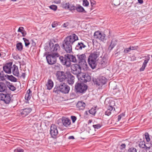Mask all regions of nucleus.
<instances>
[{"label": "nucleus", "mask_w": 152, "mask_h": 152, "mask_svg": "<svg viewBox=\"0 0 152 152\" xmlns=\"http://www.w3.org/2000/svg\"><path fill=\"white\" fill-rule=\"evenodd\" d=\"M78 39L77 36L75 34L66 37L62 43V48L67 53L72 52V45Z\"/></svg>", "instance_id": "obj_1"}, {"label": "nucleus", "mask_w": 152, "mask_h": 152, "mask_svg": "<svg viewBox=\"0 0 152 152\" xmlns=\"http://www.w3.org/2000/svg\"><path fill=\"white\" fill-rule=\"evenodd\" d=\"M100 53L99 49L92 50L88 56V61L89 65L92 69H95L97 65L96 61Z\"/></svg>", "instance_id": "obj_2"}, {"label": "nucleus", "mask_w": 152, "mask_h": 152, "mask_svg": "<svg viewBox=\"0 0 152 152\" xmlns=\"http://www.w3.org/2000/svg\"><path fill=\"white\" fill-rule=\"evenodd\" d=\"M59 59L61 64L65 65L66 67H69L71 65V62L77 63V58L75 55L67 54L65 55L64 57L60 56Z\"/></svg>", "instance_id": "obj_3"}, {"label": "nucleus", "mask_w": 152, "mask_h": 152, "mask_svg": "<svg viewBox=\"0 0 152 152\" xmlns=\"http://www.w3.org/2000/svg\"><path fill=\"white\" fill-rule=\"evenodd\" d=\"M70 89V87L66 83L62 82L56 85L53 92L57 94H59L60 92L67 94L69 93Z\"/></svg>", "instance_id": "obj_4"}, {"label": "nucleus", "mask_w": 152, "mask_h": 152, "mask_svg": "<svg viewBox=\"0 0 152 152\" xmlns=\"http://www.w3.org/2000/svg\"><path fill=\"white\" fill-rule=\"evenodd\" d=\"M87 88V86L81 82L78 81L75 85V91L77 94L82 95L86 92Z\"/></svg>", "instance_id": "obj_5"}, {"label": "nucleus", "mask_w": 152, "mask_h": 152, "mask_svg": "<svg viewBox=\"0 0 152 152\" xmlns=\"http://www.w3.org/2000/svg\"><path fill=\"white\" fill-rule=\"evenodd\" d=\"M77 63L78 64L81 65L82 68L83 69L87 68L88 66L86 61V57L85 53L82 54H78L77 55Z\"/></svg>", "instance_id": "obj_6"}, {"label": "nucleus", "mask_w": 152, "mask_h": 152, "mask_svg": "<svg viewBox=\"0 0 152 152\" xmlns=\"http://www.w3.org/2000/svg\"><path fill=\"white\" fill-rule=\"evenodd\" d=\"M60 48L58 44H54L52 42H50L49 45L45 46V49L48 53H58V51Z\"/></svg>", "instance_id": "obj_7"}, {"label": "nucleus", "mask_w": 152, "mask_h": 152, "mask_svg": "<svg viewBox=\"0 0 152 152\" xmlns=\"http://www.w3.org/2000/svg\"><path fill=\"white\" fill-rule=\"evenodd\" d=\"M59 54L58 53H50L46 56L48 63L50 65L55 64L56 62V58L59 57Z\"/></svg>", "instance_id": "obj_8"}, {"label": "nucleus", "mask_w": 152, "mask_h": 152, "mask_svg": "<svg viewBox=\"0 0 152 152\" xmlns=\"http://www.w3.org/2000/svg\"><path fill=\"white\" fill-rule=\"evenodd\" d=\"M92 81L94 85L99 86L104 84L106 83L107 79L105 77L100 76L97 79L93 77Z\"/></svg>", "instance_id": "obj_9"}, {"label": "nucleus", "mask_w": 152, "mask_h": 152, "mask_svg": "<svg viewBox=\"0 0 152 152\" xmlns=\"http://www.w3.org/2000/svg\"><path fill=\"white\" fill-rule=\"evenodd\" d=\"M12 96L9 94L0 93V100L3 101L6 104L12 102Z\"/></svg>", "instance_id": "obj_10"}, {"label": "nucleus", "mask_w": 152, "mask_h": 152, "mask_svg": "<svg viewBox=\"0 0 152 152\" xmlns=\"http://www.w3.org/2000/svg\"><path fill=\"white\" fill-rule=\"evenodd\" d=\"M82 66L80 64H73L71 66V72L74 75H78L81 74Z\"/></svg>", "instance_id": "obj_11"}, {"label": "nucleus", "mask_w": 152, "mask_h": 152, "mask_svg": "<svg viewBox=\"0 0 152 152\" xmlns=\"http://www.w3.org/2000/svg\"><path fill=\"white\" fill-rule=\"evenodd\" d=\"M56 75L58 80L62 83L66 79L67 72L65 73L63 71H57Z\"/></svg>", "instance_id": "obj_12"}, {"label": "nucleus", "mask_w": 152, "mask_h": 152, "mask_svg": "<svg viewBox=\"0 0 152 152\" xmlns=\"http://www.w3.org/2000/svg\"><path fill=\"white\" fill-rule=\"evenodd\" d=\"M58 134L56 126L54 124H52L50 126V134L53 138H55Z\"/></svg>", "instance_id": "obj_13"}, {"label": "nucleus", "mask_w": 152, "mask_h": 152, "mask_svg": "<svg viewBox=\"0 0 152 152\" xmlns=\"http://www.w3.org/2000/svg\"><path fill=\"white\" fill-rule=\"evenodd\" d=\"M94 37L95 39H98L102 42H104L106 40L105 34L99 31H96L94 33Z\"/></svg>", "instance_id": "obj_14"}, {"label": "nucleus", "mask_w": 152, "mask_h": 152, "mask_svg": "<svg viewBox=\"0 0 152 152\" xmlns=\"http://www.w3.org/2000/svg\"><path fill=\"white\" fill-rule=\"evenodd\" d=\"M31 109L30 107H27L19 110L18 113L23 117L28 115L31 112Z\"/></svg>", "instance_id": "obj_15"}, {"label": "nucleus", "mask_w": 152, "mask_h": 152, "mask_svg": "<svg viewBox=\"0 0 152 152\" xmlns=\"http://www.w3.org/2000/svg\"><path fill=\"white\" fill-rule=\"evenodd\" d=\"M12 62H10L6 63L3 67V71L6 73L10 74L12 73L11 69Z\"/></svg>", "instance_id": "obj_16"}, {"label": "nucleus", "mask_w": 152, "mask_h": 152, "mask_svg": "<svg viewBox=\"0 0 152 152\" xmlns=\"http://www.w3.org/2000/svg\"><path fill=\"white\" fill-rule=\"evenodd\" d=\"M87 44V42L84 40L78 42L75 47V49L77 50H81L86 48Z\"/></svg>", "instance_id": "obj_17"}, {"label": "nucleus", "mask_w": 152, "mask_h": 152, "mask_svg": "<svg viewBox=\"0 0 152 152\" xmlns=\"http://www.w3.org/2000/svg\"><path fill=\"white\" fill-rule=\"evenodd\" d=\"M66 80L67 83L69 85H72L75 82V77L70 72H67Z\"/></svg>", "instance_id": "obj_18"}, {"label": "nucleus", "mask_w": 152, "mask_h": 152, "mask_svg": "<svg viewBox=\"0 0 152 152\" xmlns=\"http://www.w3.org/2000/svg\"><path fill=\"white\" fill-rule=\"evenodd\" d=\"M81 82L86 83L87 82H89L91 80V77L88 74L83 73L80 77Z\"/></svg>", "instance_id": "obj_19"}, {"label": "nucleus", "mask_w": 152, "mask_h": 152, "mask_svg": "<svg viewBox=\"0 0 152 152\" xmlns=\"http://www.w3.org/2000/svg\"><path fill=\"white\" fill-rule=\"evenodd\" d=\"M62 122L63 125L65 127H67L71 125L70 120L68 118L63 117L61 118Z\"/></svg>", "instance_id": "obj_20"}, {"label": "nucleus", "mask_w": 152, "mask_h": 152, "mask_svg": "<svg viewBox=\"0 0 152 152\" xmlns=\"http://www.w3.org/2000/svg\"><path fill=\"white\" fill-rule=\"evenodd\" d=\"M12 73L15 76L19 77V72L18 67L17 66L14 65H13V68L12 70Z\"/></svg>", "instance_id": "obj_21"}, {"label": "nucleus", "mask_w": 152, "mask_h": 152, "mask_svg": "<svg viewBox=\"0 0 152 152\" xmlns=\"http://www.w3.org/2000/svg\"><path fill=\"white\" fill-rule=\"evenodd\" d=\"M76 106L77 107L79 110H83L85 108L86 106V104L82 101H80L78 102Z\"/></svg>", "instance_id": "obj_22"}, {"label": "nucleus", "mask_w": 152, "mask_h": 152, "mask_svg": "<svg viewBox=\"0 0 152 152\" xmlns=\"http://www.w3.org/2000/svg\"><path fill=\"white\" fill-rule=\"evenodd\" d=\"M7 90V84L2 82H0V92H5Z\"/></svg>", "instance_id": "obj_23"}, {"label": "nucleus", "mask_w": 152, "mask_h": 152, "mask_svg": "<svg viewBox=\"0 0 152 152\" xmlns=\"http://www.w3.org/2000/svg\"><path fill=\"white\" fill-rule=\"evenodd\" d=\"M32 95V91L30 89H29L26 92L25 96V99L27 100H29Z\"/></svg>", "instance_id": "obj_24"}, {"label": "nucleus", "mask_w": 152, "mask_h": 152, "mask_svg": "<svg viewBox=\"0 0 152 152\" xmlns=\"http://www.w3.org/2000/svg\"><path fill=\"white\" fill-rule=\"evenodd\" d=\"M113 107L111 105H109L108 107L107 110L105 112V114L106 115L109 116L111 113V111L113 110Z\"/></svg>", "instance_id": "obj_25"}, {"label": "nucleus", "mask_w": 152, "mask_h": 152, "mask_svg": "<svg viewBox=\"0 0 152 152\" xmlns=\"http://www.w3.org/2000/svg\"><path fill=\"white\" fill-rule=\"evenodd\" d=\"M53 81L50 79L48 80L46 84L47 88L49 90H50L53 86Z\"/></svg>", "instance_id": "obj_26"}, {"label": "nucleus", "mask_w": 152, "mask_h": 152, "mask_svg": "<svg viewBox=\"0 0 152 152\" xmlns=\"http://www.w3.org/2000/svg\"><path fill=\"white\" fill-rule=\"evenodd\" d=\"M143 58H145L143 59L144 60V62L143 63V71H144L146 66L147 63L148 62V61L150 59V58L149 56H145L144 57H143Z\"/></svg>", "instance_id": "obj_27"}, {"label": "nucleus", "mask_w": 152, "mask_h": 152, "mask_svg": "<svg viewBox=\"0 0 152 152\" xmlns=\"http://www.w3.org/2000/svg\"><path fill=\"white\" fill-rule=\"evenodd\" d=\"M7 86L12 91H14L16 89L15 87L13 85V84L9 82H7Z\"/></svg>", "instance_id": "obj_28"}, {"label": "nucleus", "mask_w": 152, "mask_h": 152, "mask_svg": "<svg viewBox=\"0 0 152 152\" xmlns=\"http://www.w3.org/2000/svg\"><path fill=\"white\" fill-rule=\"evenodd\" d=\"M116 42L117 41L115 40L112 39L111 40L110 44L108 47V49H110V50H111L116 45Z\"/></svg>", "instance_id": "obj_29"}, {"label": "nucleus", "mask_w": 152, "mask_h": 152, "mask_svg": "<svg viewBox=\"0 0 152 152\" xmlns=\"http://www.w3.org/2000/svg\"><path fill=\"white\" fill-rule=\"evenodd\" d=\"M7 79L11 81L14 82H17V78L12 75H7Z\"/></svg>", "instance_id": "obj_30"}, {"label": "nucleus", "mask_w": 152, "mask_h": 152, "mask_svg": "<svg viewBox=\"0 0 152 152\" xmlns=\"http://www.w3.org/2000/svg\"><path fill=\"white\" fill-rule=\"evenodd\" d=\"M23 45L21 42L17 43L16 45V49L19 51H22L23 49Z\"/></svg>", "instance_id": "obj_31"}, {"label": "nucleus", "mask_w": 152, "mask_h": 152, "mask_svg": "<svg viewBox=\"0 0 152 152\" xmlns=\"http://www.w3.org/2000/svg\"><path fill=\"white\" fill-rule=\"evenodd\" d=\"M76 10L78 12H84V13L86 12L84 8L80 5H78V7H76Z\"/></svg>", "instance_id": "obj_32"}, {"label": "nucleus", "mask_w": 152, "mask_h": 152, "mask_svg": "<svg viewBox=\"0 0 152 152\" xmlns=\"http://www.w3.org/2000/svg\"><path fill=\"white\" fill-rule=\"evenodd\" d=\"M106 59H102L99 63V66L102 68H104L106 66Z\"/></svg>", "instance_id": "obj_33"}, {"label": "nucleus", "mask_w": 152, "mask_h": 152, "mask_svg": "<svg viewBox=\"0 0 152 152\" xmlns=\"http://www.w3.org/2000/svg\"><path fill=\"white\" fill-rule=\"evenodd\" d=\"M144 135L145 136V138L146 140V142L149 143L151 141L149 134L148 132H146L145 133Z\"/></svg>", "instance_id": "obj_34"}, {"label": "nucleus", "mask_w": 152, "mask_h": 152, "mask_svg": "<svg viewBox=\"0 0 152 152\" xmlns=\"http://www.w3.org/2000/svg\"><path fill=\"white\" fill-rule=\"evenodd\" d=\"M96 107H94L91 108L89 111V112L90 114L92 115H95L96 113Z\"/></svg>", "instance_id": "obj_35"}, {"label": "nucleus", "mask_w": 152, "mask_h": 152, "mask_svg": "<svg viewBox=\"0 0 152 152\" xmlns=\"http://www.w3.org/2000/svg\"><path fill=\"white\" fill-rule=\"evenodd\" d=\"M23 40L25 44V46L26 47H28V46L30 45V42L29 40L27 39L23 38Z\"/></svg>", "instance_id": "obj_36"}, {"label": "nucleus", "mask_w": 152, "mask_h": 152, "mask_svg": "<svg viewBox=\"0 0 152 152\" xmlns=\"http://www.w3.org/2000/svg\"><path fill=\"white\" fill-rule=\"evenodd\" d=\"M49 8L50 9L55 11L57 10V7L56 5H52L49 6Z\"/></svg>", "instance_id": "obj_37"}, {"label": "nucleus", "mask_w": 152, "mask_h": 152, "mask_svg": "<svg viewBox=\"0 0 152 152\" xmlns=\"http://www.w3.org/2000/svg\"><path fill=\"white\" fill-rule=\"evenodd\" d=\"M102 126V125L100 124H97L95 125H93V127L95 129H98L100 128Z\"/></svg>", "instance_id": "obj_38"}, {"label": "nucleus", "mask_w": 152, "mask_h": 152, "mask_svg": "<svg viewBox=\"0 0 152 152\" xmlns=\"http://www.w3.org/2000/svg\"><path fill=\"white\" fill-rule=\"evenodd\" d=\"M150 148V146L149 144H148V145L147 146L145 144H144V147H143V149H144V150H145L146 151H148Z\"/></svg>", "instance_id": "obj_39"}, {"label": "nucleus", "mask_w": 152, "mask_h": 152, "mask_svg": "<svg viewBox=\"0 0 152 152\" xmlns=\"http://www.w3.org/2000/svg\"><path fill=\"white\" fill-rule=\"evenodd\" d=\"M113 3L115 6L119 5L120 3V0H113Z\"/></svg>", "instance_id": "obj_40"}, {"label": "nucleus", "mask_w": 152, "mask_h": 152, "mask_svg": "<svg viewBox=\"0 0 152 152\" xmlns=\"http://www.w3.org/2000/svg\"><path fill=\"white\" fill-rule=\"evenodd\" d=\"M63 8L66 9H69V5L70 4L69 3H66L65 4H63Z\"/></svg>", "instance_id": "obj_41"}, {"label": "nucleus", "mask_w": 152, "mask_h": 152, "mask_svg": "<svg viewBox=\"0 0 152 152\" xmlns=\"http://www.w3.org/2000/svg\"><path fill=\"white\" fill-rule=\"evenodd\" d=\"M127 152H137V150L134 148L132 147L128 149Z\"/></svg>", "instance_id": "obj_42"}, {"label": "nucleus", "mask_w": 152, "mask_h": 152, "mask_svg": "<svg viewBox=\"0 0 152 152\" xmlns=\"http://www.w3.org/2000/svg\"><path fill=\"white\" fill-rule=\"evenodd\" d=\"M89 5V2L87 0H83V5L84 6L87 7Z\"/></svg>", "instance_id": "obj_43"}, {"label": "nucleus", "mask_w": 152, "mask_h": 152, "mask_svg": "<svg viewBox=\"0 0 152 152\" xmlns=\"http://www.w3.org/2000/svg\"><path fill=\"white\" fill-rule=\"evenodd\" d=\"M76 7H75L74 4L72 5L70 7L69 6V10H70L71 11L74 10H76Z\"/></svg>", "instance_id": "obj_44"}, {"label": "nucleus", "mask_w": 152, "mask_h": 152, "mask_svg": "<svg viewBox=\"0 0 152 152\" xmlns=\"http://www.w3.org/2000/svg\"><path fill=\"white\" fill-rule=\"evenodd\" d=\"M23 150L19 148H18L14 151V152H23Z\"/></svg>", "instance_id": "obj_45"}, {"label": "nucleus", "mask_w": 152, "mask_h": 152, "mask_svg": "<svg viewBox=\"0 0 152 152\" xmlns=\"http://www.w3.org/2000/svg\"><path fill=\"white\" fill-rule=\"evenodd\" d=\"M124 116V114L123 113L121 114L120 115L118 116V120L119 121L121 119V118Z\"/></svg>", "instance_id": "obj_46"}, {"label": "nucleus", "mask_w": 152, "mask_h": 152, "mask_svg": "<svg viewBox=\"0 0 152 152\" xmlns=\"http://www.w3.org/2000/svg\"><path fill=\"white\" fill-rule=\"evenodd\" d=\"M71 118L73 123H74L77 119V117L75 116H71Z\"/></svg>", "instance_id": "obj_47"}, {"label": "nucleus", "mask_w": 152, "mask_h": 152, "mask_svg": "<svg viewBox=\"0 0 152 152\" xmlns=\"http://www.w3.org/2000/svg\"><path fill=\"white\" fill-rule=\"evenodd\" d=\"M131 50V49L130 47L125 49L124 50V53H127L129 52H130Z\"/></svg>", "instance_id": "obj_48"}, {"label": "nucleus", "mask_w": 152, "mask_h": 152, "mask_svg": "<svg viewBox=\"0 0 152 152\" xmlns=\"http://www.w3.org/2000/svg\"><path fill=\"white\" fill-rule=\"evenodd\" d=\"M147 17L144 16L143 17V21H144V23H146L148 21L149 18H147Z\"/></svg>", "instance_id": "obj_49"}, {"label": "nucleus", "mask_w": 152, "mask_h": 152, "mask_svg": "<svg viewBox=\"0 0 152 152\" xmlns=\"http://www.w3.org/2000/svg\"><path fill=\"white\" fill-rule=\"evenodd\" d=\"M23 30H24V28L23 27H20L18 28V31L21 32Z\"/></svg>", "instance_id": "obj_50"}, {"label": "nucleus", "mask_w": 152, "mask_h": 152, "mask_svg": "<svg viewBox=\"0 0 152 152\" xmlns=\"http://www.w3.org/2000/svg\"><path fill=\"white\" fill-rule=\"evenodd\" d=\"M126 146V145L125 144H122L120 145V149L121 150H123L125 148Z\"/></svg>", "instance_id": "obj_51"}, {"label": "nucleus", "mask_w": 152, "mask_h": 152, "mask_svg": "<svg viewBox=\"0 0 152 152\" xmlns=\"http://www.w3.org/2000/svg\"><path fill=\"white\" fill-rule=\"evenodd\" d=\"M21 33L22 34V36L23 37H24L26 35V31L25 30H23V31H22L21 32Z\"/></svg>", "instance_id": "obj_52"}, {"label": "nucleus", "mask_w": 152, "mask_h": 152, "mask_svg": "<svg viewBox=\"0 0 152 152\" xmlns=\"http://www.w3.org/2000/svg\"><path fill=\"white\" fill-rule=\"evenodd\" d=\"M5 77H7V75H6L0 77V79L1 80H5Z\"/></svg>", "instance_id": "obj_53"}, {"label": "nucleus", "mask_w": 152, "mask_h": 152, "mask_svg": "<svg viewBox=\"0 0 152 152\" xmlns=\"http://www.w3.org/2000/svg\"><path fill=\"white\" fill-rule=\"evenodd\" d=\"M91 6L93 7L95 4V2L94 1H91Z\"/></svg>", "instance_id": "obj_54"}, {"label": "nucleus", "mask_w": 152, "mask_h": 152, "mask_svg": "<svg viewBox=\"0 0 152 152\" xmlns=\"http://www.w3.org/2000/svg\"><path fill=\"white\" fill-rule=\"evenodd\" d=\"M53 3L56 4H60L61 3V0H58L57 1H54L53 2Z\"/></svg>", "instance_id": "obj_55"}, {"label": "nucleus", "mask_w": 152, "mask_h": 152, "mask_svg": "<svg viewBox=\"0 0 152 152\" xmlns=\"http://www.w3.org/2000/svg\"><path fill=\"white\" fill-rule=\"evenodd\" d=\"M69 23L68 22H66V23H65L63 24V26L64 27H66L67 26L69 25Z\"/></svg>", "instance_id": "obj_56"}, {"label": "nucleus", "mask_w": 152, "mask_h": 152, "mask_svg": "<svg viewBox=\"0 0 152 152\" xmlns=\"http://www.w3.org/2000/svg\"><path fill=\"white\" fill-rule=\"evenodd\" d=\"M26 75V73H23L21 76V77H22L24 79L25 78Z\"/></svg>", "instance_id": "obj_57"}, {"label": "nucleus", "mask_w": 152, "mask_h": 152, "mask_svg": "<svg viewBox=\"0 0 152 152\" xmlns=\"http://www.w3.org/2000/svg\"><path fill=\"white\" fill-rule=\"evenodd\" d=\"M6 75H5L4 74V72L3 71H1L0 73V77Z\"/></svg>", "instance_id": "obj_58"}, {"label": "nucleus", "mask_w": 152, "mask_h": 152, "mask_svg": "<svg viewBox=\"0 0 152 152\" xmlns=\"http://www.w3.org/2000/svg\"><path fill=\"white\" fill-rule=\"evenodd\" d=\"M129 47L131 49V50H134L136 49V47H135L130 46Z\"/></svg>", "instance_id": "obj_59"}, {"label": "nucleus", "mask_w": 152, "mask_h": 152, "mask_svg": "<svg viewBox=\"0 0 152 152\" xmlns=\"http://www.w3.org/2000/svg\"><path fill=\"white\" fill-rule=\"evenodd\" d=\"M52 27L54 28L56 26L57 24L56 23H53L52 24Z\"/></svg>", "instance_id": "obj_60"}, {"label": "nucleus", "mask_w": 152, "mask_h": 152, "mask_svg": "<svg viewBox=\"0 0 152 152\" xmlns=\"http://www.w3.org/2000/svg\"><path fill=\"white\" fill-rule=\"evenodd\" d=\"M74 137L73 136H70L68 137L69 139H74Z\"/></svg>", "instance_id": "obj_61"}, {"label": "nucleus", "mask_w": 152, "mask_h": 152, "mask_svg": "<svg viewBox=\"0 0 152 152\" xmlns=\"http://www.w3.org/2000/svg\"><path fill=\"white\" fill-rule=\"evenodd\" d=\"M139 146L141 148H142V142H140V143L139 144Z\"/></svg>", "instance_id": "obj_62"}, {"label": "nucleus", "mask_w": 152, "mask_h": 152, "mask_svg": "<svg viewBox=\"0 0 152 152\" xmlns=\"http://www.w3.org/2000/svg\"><path fill=\"white\" fill-rule=\"evenodd\" d=\"M138 2L141 4H142V0H138Z\"/></svg>", "instance_id": "obj_63"}, {"label": "nucleus", "mask_w": 152, "mask_h": 152, "mask_svg": "<svg viewBox=\"0 0 152 152\" xmlns=\"http://www.w3.org/2000/svg\"><path fill=\"white\" fill-rule=\"evenodd\" d=\"M92 122V121L91 120H89L88 121V124H89L91 123Z\"/></svg>", "instance_id": "obj_64"}]
</instances>
